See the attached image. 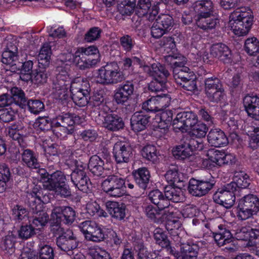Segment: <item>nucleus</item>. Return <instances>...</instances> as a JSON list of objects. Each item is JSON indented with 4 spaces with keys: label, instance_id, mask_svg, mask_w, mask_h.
Instances as JSON below:
<instances>
[{
    "label": "nucleus",
    "instance_id": "nucleus-26",
    "mask_svg": "<svg viewBox=\"0 0 259 259\" xmlns=\"http://www.w3.org/2000/svg\"><path fill=\"white\" fill-rule=\"evenodd\" d=\"M210 54L225 63L230 62L232 57L231 51L223 44H217L212 46Z\"/></svg>",
    "mask_w": 259,
    "mask_h": 259
},
{
    "label": "nucleus",
    "instance_id": "nucleus-56",
    "mask_svg": "<svg viewBox=\"0 0 259 259\" xmlns=\"http://www.w3.org/2000/svg\"><path fill=\"white\" fill-rule=\"evenodd\" d=\"M141 155L145 159L153 162L156 161L158 158L156 148L151 145L144 147L141 151Z\"/></svg>",
    "mask_w": 259,
    "mask_h": 259
},
{
    "label": "nucleus",
    "instance_id": "nucleus-38",
    "mask_svg": "<svg viewBox=\"0 0 259 259\" xmlns=\"http://www.w3.org/2000/svg\"><path fill=\"white\" fill-rule=\"evenodd\" d=\"M178 186H167L165 187V199L169 202V200L174 202H179L183 201L184 197L182 188Z\"/></svg>",
    "mask_w": 259,
    "mask_h": 259
},
{
    "label": "nucleus",
    "instance_id": "nucleus-29",
    "mask_svg": "<svg viewBox=\"0 0 259 259\" xmlns=\"http://www.w3.org/2000/svg\"><path fill=\"white\" fill-rule=\"evenodd\" d=\"M150 116L143 112H137L134 114L131 119L132 130L139 132L146 128L149 122Z\"/></svg>",
    "mask_w": 259,
    "mask_h": 259
},
{
    "label": "nucleus",
    "instance_id": "nucleus-9",
    "mask_svg": "<svg viewBox=\"0 0 259 259\" xmlns=\"http://www.w3.org/2000/svg\"><path fill=\"white\" fill-rule=\"evenodd\" d=\"M125 181L118 175L109 176L102 183V188L108 195L119 197L125 193Z\"/></svg>",
    "mask_w": 259,
    "mask_h": 259
},
{
    "label": "nucleus",
    "instance_id": "nucleus-34",
    "mask_svg": "<svg viewBox=\"0 0 259 259\" xmlns=\"http://www.w3.org/2000/svg\"><path fill=\"white\" fill-rule=\"evenodd\" d=\"M158 14V9L156 7L152 8V12L150 13L149 19L150 21H155L161 25L163 28L167 30H170L174 25V21L172 17L167 14H161L156 17Z\"/></svg>",
    "mask_w": 259,
    "mask_h": 259
},
{
    "label": "nucleus",
    "instance_id": "nucleus-20",
    "mask_svg": "<svg viewBox=\"0 0 259 259\" xmlns=\"http://www.w3.org/2000/svg\"><path fill=\"white\" fill-rule=\"evenodd\" d=\"M99 119L102 121L103 126L111 131L122 129L124 122L121 117L115 114H109L105 116L99 115Z\"/></svg>",
    "mask_w": 259,
    "mask_h": 259
},
{
    "label": "nucleus",
    "instance_id": "nucleus-60",
    "mask_svg": "<svg viewBox=\"0 0 259 259\" xmlns=\"http://www.w3.org/2000/svg\"><path fill=\"white\" fill-rule=\"evenodd\" d=\"M19 67L21 66V64H18ZM33 62L31 61H28L23 63L22 69L20 71V78L24 81H29L30 75L32 74V69Z\"/></svg>",
    "mask_w": 259,
    "mask_h": 259
},
{
    "label": "nucleus",
    "instance_id": "nucleus-27",
    "mask_svg": "<svg viewBox=\"0 0 259 259\" xmlns=\"http://www.w3.org/2000/svg\"><path fill=\"white\" fill-rule=\"evenodd\" d=\"M203 246V242L199 241L196 243H183L181 247L180 259H195L198 254L200 248Z\"/></svg>",
    "mask_w": 259,
    "mask_h": 259
},
{
    "label": "nucleus",
    "instance_id": "nucleus-7",
    "mask_svg": "<svg viewBox=\"0 0 259 259\" xmlns=\"http://www.w3.org/2000/svg\"><path fill=\"white\" fill-rule=\"evenodd\" d=\"M143 71L154 78V80L149 85L150 90L159 92L166 88V78L169 73L160 63H153L149 65H144Z\"/></svg>",
    "mask_w": 259,
    "mask_h": 259
},
{
    "label": "nucleus",
    "instance_id": "nucleus-62",
    "mask_svg": "<svg viewBox=\"0 0 259 259\" xmlns=\"http://www.w3.org/2000/svg\"><path fill=\"white\" fill-rule=\"evenodd\" d=\"M39 69L38 70L34 71L31 75L30 80L31 82L35 84H40L46 82L47 79V74L45 70Z\"/></svg>",
    "mask_w": 259,
    "mask_h": 259
},
{
    "label": "nucleus",
    "instance_id": "nucleus-33",
    "mask_svg": "<svg viewBox=\"0 0 259 259\" xmlns=\"http://www.w3.org/2000/svg\"><path fill=\"white\" fill-rule=\"evenodd\" d=\"M165 178L171 186H184L183 175L179 171L177 166H173L170 168L165 174Z\"/></svg>",
    "mask_w": 259,
    "mask_h": 259
},
{
    "label": "nucleus",
    "instance_id": "nucleus-3",
    "mask_svg": "<svg viewBox=\"0 0 259 259\" xmlns=\"http://www.w3.org/2000/svg\"><path fill=\"white\" fill-rule=\"evenodd\" d=\"M252 21L251 10L248 8H241L230 14L227 27L234 34L244 36L250 30Z\"/></svg>",
    "mask_w": 259,
    "mask_h": 259
},
{
    "label": "nucleus",
    "instance_id": "nucleus-47",
    "mask_svg": "<svg viewBox=\"0 0 259 259\" xmlns=\"http://www.w3.org/2000/svg\"><path fill=\"white\" fill-rule=\"evenodd\" d=\"M220 231L214 233L213 237L215 241L219 246H223L232 241V235L228 230L223 229L222 226H218Z\"/></svg>",
    "mask_w": 259,
    "mask_h": 259
},
{
    "label": "nucleus",
    "instance_id": "nucleus-28",
    "mask_svg": "<svg viewBox=\"0 0 259 259\" xmlns=\"http://www.w3.org/2000/svg\"><path fill=\"white\" fill-rule=\"evenodd\" d=\"M193 16L213 15V4L211 0H199L192 6Z\"/></svg>",
    "mask_w": 259,
    "mask_h": 259
},
{
    "label": "nucleus",
    "instance_id": "nucleus-24",
    "mask_svg": "<svg viewBox=\"0 0 259 259\" xmlns=\"http://www.w3.org/2000/svg\"><path fill=\"white\" fill-rule=\"evenodd\" d=\"M71 180L74 185L80 191L87 192L89 189L90 182L85 171L76 168L72 173Z\"/></svg>",
    "mask_w": 259,
    "mask_h": 259
},
{
    "label": "nucleus",
    "instance_id": "nucleus-39",
    "mask_svg": "<svg viewBox=\"0 0 259 259\" xmlns=\"http://www.w3.org/2000/svg\"><path fill=\"white\" fill-rule=\"evenodd\" d=\"M154 238L157 244L162 248L166 249L170 253L175 254L174 250L170 246V242L167 238L166 233L160 228H156L154 231Z\"/></svg>",
    "mask_w": 259,
    "mask_h": 259
},
{
    "label": "nucleus",
    "instance_id": "nucleus-55",
    "mask_svg": "<svg viewBox=\"0 0 259 259\" xmlns=\"http://www.w3.org/2000/svg\"><path fill=\"white\" fill-rule=\"evenodd\" d=\"M23 162L28 167L36 168L38 163L35 154L30 150H25L22 155Z\"/></svg>",
    "mask_w": 259,
    "mask_h": 259
},
{
    "label": "nucleus",
    "instance_id": "nucleus-61",
    "mask_svg": "<svg viewBox=\"0 0 259 259\" xmlns=\"http://www.w3.org/2000/svg\"><path fill=\"white\" fill-rule=\"evenodd\" d=\"M16 237L13 234H9L6 236L2 244V248L6 251V253L12 254L15 251L14 244Z\"/></svg>",
    "mask_w": 259,
    "mask_h": 259
},
{
    "label": "nucleus",
    "instance_id": "nucleus-53",
    "mask_svg": "<svg viewBox=\"0 0 259 259\" xmlns=\"http://www.w3.org/2000/svg\"><path fill=\"white\" fill-rule=\"evenodd\" d=\"M65 206H56L52 210L51 222L54 225H58L64 221Z\"/></svg>",
    "mask_w": 259,
    "mask_h": 259
},
{
    "label": "nucleus",
    "instance_id": "nucleus-64",
    "mask_svg": "<svg viewBox=\"0 0 259 259\" xmlns=\"http://www.w3.org/2000/svg\"><path fill=\"white\" fill-rule=\"evenodd\" d=\"M139 259H161V256L157 254L156 251L149 253L147 248L143 245H140L138 251Z\"/></svg>",
    "mask_w": 259,
    "mask_h": 259
},
{
    "label": "nucleus",
    "instance_id": "nucleus-46",
    "mask_svg": "<svg viewBox=\"0 0 259 259\" xmlns=\"http://www.w3.org/2000/svg\"><path fill=\"white\" fill-rule=\"evenodd\" d=\"M71 94V97L77 105L83 107L88 104L90 99V91H70Z\"/></svg>",
    "mask_w": 259,
    "mask_h": 259
},
{
    "label": "nucleus",
    "instance_id": "nucleus-22",
    "mask_svg": "<svg viewBox=\"0 0 259 259\" xmlns=\"http://www.w3.org/2000/svg\"><path fill=\"white\" fill-rule=\"evenodd\" d=\"M70 88V91H83L87 92V91H90V85L89 81L86 78L78 77L75 78L72 82L70 80V83L67 86V92L66 94H59V91H57L55 87V83H54V89L55 90V94L60 99H66V96L68 95L69 91L68 89Z\"/></svg>",
    "mask_w": 259,
    "mask_h": 259
},
{
    "label": "nucleus",
    "instance_id": "nucleus-21",
    "mask_svg": "<svg viewBox=\"0 0 259 259\" xmlns=\"http://www.w3.org/2000/svg\"><path fill=\"white\" fill-rule=\"evenodd\" d=\"M113 153L117 163L127 162L132 155L131 148L128 143L118 141L114 145Z\"/></svg>",
    "mask_w": 259,
    "mask_h": 259
},
{
    "label": "nucleus",
    "instance_id": "nucleus-59",
    "mask_svg": "<svg viewBox=\"0 0 259 259\" xmlns=\"http://www.w3.org/2000/svg\"><path fill=\"white\" fill-rule=\"evenodd\" d=\"M208 131V127L204 123L199 121L190 130L191 135L198 138H204Z\"/></svg>",
    "mask_w": 259,
    "mask_h": 259
},
{
    "label": "nucleus",
    "instance_id": "nucleus-44",
    "mask_svg": "<svg viewBox=\"0 0 259 259\" xmlns=\"http://www.w3.org/2000/svg\"><path fill=\"white\" fill-rule=\"evenodd\" d=\"M104 162L97 155L92 156L90 159L88 167L91 172L97 176H101L104 170Z\"/></svg>",
    "mask_w": 259,
    "mask_h": 259
},
{
    "label": "nucleus",
    "instance_id": "nucleus-36",
    "mask_svg": "<svg viewBox=\"0 0 259 259\" xmlns=\"http://www.w3.org/2000/svg\"><path fill=\"white\" fill-rule=\"evenodd\" d=\"M212 16L204 15L193 16L198 27L206 30L214 28L218 23V20L211 17Z\"/></svg>",
    "mask_w": 259,
    "mask_h": 259
},
{
    "label": "nucleus",
    "instance_id": "nucleus-37",
    "mask_svg": "<svg viewBox=\"0 0 259 259\" xmlns=\"http://www.w3.org/2000/svg\"><path fill=\"white\" fill-rule=\"evenodd\" d=\"M229 184L233 186L232 188L236 192L239 189H245L249 184V177L244 171H236L234 175L233 181Z\"/></svg>",
    "mask_w": 259,
    "mask_h": 259
},
{
    "label": "nucleus",
    "instance_id": "nucleus-12",
    "mask_svg": "<svg viewBox=\"0 0 259 259\" xmlns=\"http://www.w3.org/2000/svg\"><path fill=\"white\" fill-rule=\"evenodd\" d=\"M232 188L229 184L219 188L213 194L214 201L227 208L232 207L235 201L236 192Z\"/></svg>",
    "mask_w": 259,
    "mask_h": 259
},
{
    "label": "nucleus",
    "instance_id": "nucleus-57",
    "mask_svg": "<svg viewBox=\"0 0 259 259\" xmlns=\"http://www.w3.org/2000/svg\"><path fill=\"white\" fill-rule=\"evenodd\" d=\"M181 116V118L185 119V132L190 130L199 122L197 115L192 112H184Z\"/></svg>",
    "mask_w": 259,
    "mask_h": 259
},
{
    "label": "nucleus",
    "instance_id": "nucleus-35",
    "mask_svg": "<svg viewBox=\"0 0 259 259\" xmlns=\"http://www.w3.org/2000/svg\"><path fill=\"white\" fill-rule=\"evenodd\" d=\"M29 130L22 123H17L8 127V133L10 137L20 143L23 138L29 133Z\"/></svg>",
    "mask_w": 259,
    "mask_h": 259
},
{
    "label": "nucleus",
    "instance_id": "nucleus-45",
    "mask_svg": "<svg viewBox=\"0 0 259 259\" xmlns=\"http://www.w3.org/2000/svg\"><path fill=\"white\" fill-rule=\"evenodd\" d=\"M133 174L139 185L142 188L145 187L150 177L148 169L146 167L140 168L133 171Z\"/></svg>",
    "mask_w": 259,
    "mask_h": 259
},
{
    "label": "nucleus",
    "instance_id": "nucleus-40",
    "mask_svg": "<svg viewBox=\"0 0 259 259\" xmlns=\"http://www.w3.org/2000/svg\"><path fill=\"white\" fill-rule=\"evenodd\" d=\"M148 197L150 201L157 205L158 208H169L170 205L169 201L165 199L162 193L158 190H153L149 193Z\"/></svg>",
    "mask_w": 259,
    "mask_h": 259
},
{
    "label": "nucleus",
    "instance_id": "nucleus-58",
    "mask_svg": "<svg viewBox=\"0 0 259 259\" xmlns=\"http://www.w3.org/2000/svg\"><path fill=\"white\" fill-rule=\"evenodd\" d=\"M10 177L9 168L5 163H0V192L6 189L7 183L9 181Z\"/></svg>",
    "mask_w": 259,
    "mask_h": 259
},
{
    "label": "nucleus",
    "instance_id": "nucleus-41",
    "mask_svg": "<svg viewBox=\"0 0 259 259\" xmlns=\"http://www.w3.org/2000/svg\"><path fill=\"white\" fill-rule=\"evenodd\" d=\"M193 59L200 65L208 64L211 61L209 55V51L206 46L202 44L199 45L196 52L192 53Z\"/></svg>",
    "mask_w": 259,
    "mask_h": 259
},
{
    "label": "nucleus",
    "instance_id": "nucleus-48",
    "mask_svg": "<svg viewBox=\"0 0 259 259\" xmlns=\"http://www.w3.org/2000/svg\"><path fill=\"white\" fill-rule=\"evenodd\" d=\"M39 259H53L54 251L53 248L49 245H39ZM19 259H38L37 256H32L31 254L28 257L22 256Z\"/></svg>",
    "mask_w": 259,
    "mask_h": 259
},
{
    "label": "nucleus",
    "instance_id": "nucleus-11",
    "mask_svg": "<svg viewBox=\"0 0 259 259\" xmlns=\"http://www.w3.org/2000/svg\"><path fill=\"white\" fill-rule=\"evenodd\" d=\"M235 237L237 240L245 241L246 242L245 245L252 247L255 254L259 256L258 230L242 227L235 233Z\"/></svg>",
    "mask_w": 259,
    "mask_h": 259
},
{
    "label": "nucleus",
    "instance_id": "nucleus-51",
    "mask_svg": "<svg viewBox=\"0 0 259 259\" xmlns=\"http://www.w3.org/2000/svg\"><path fill=\"white\" fill-rule=\"evenodd\" d=\"M17 56L15 52L6 50L3 53L2 62L3 64L10 65L12 67V70L15 71L14 66L17 65V63H22V62L17 61Z\"/></svg>",
    "mask_w": 259,
    "mask_h": 259
},
{
    "label": "nucleus",
    "instance_id": "nucleus-4",
    "mask_svg": "<svg viewBox=\"0 0 259 259\" xmlns=\"http://www.w3.org/2000/svg\"><path fill=\"white\" fill-rule=\"evenodd\" d=\"M94 76L96 83L111 85L121 82L124 78V74L117 63L111 62L97 70Z\"/></svg>",
    "mask_w": 259,
    "mask_h": 259
},
{
    "label": "nucleus",
    "instance_id": "nucleus-52",
    "mask_svg": "<svg viewBox=\"0 0 259 259\" xmlns=\"http://www.w3.org/2000/svg\"><path fill=\"white\" fill-rule=\"evenodd\" d=\"M87 212L91 216L104 217L107 216V213L100 208L99 205L94 201H90L87 203L85 206Z\"/></svg>",
    "mask_w": 259,
    "mask_h": 259
},
{
    "label": "nucleus",
    "instance_id": "nucleus-63",
    "mask_svg": "<svg viewBox=\"0 0 259 259\" xmlns=\"http://www.w3.org/2000/svg\"><path fill=\"white\" fill-rule=\"evenodd\" d=\"M48 220V215L43 212L33 220L31 226L35 230H40L47 224Z\"/></svg>",
    "mask_w": 259,
    "mask_h": 259
},
{
    "label": "nucleus",
    "instance_id": "nucleus-2",
    "mask_svg": "<svg viewBox=\"0 0 259 259\" xmlns=\"http://www.w3.org/2000/svg\"><path fill=\"white\" fill-rule=\"evenodd\" d=\"M160 45L165 49H169L167 53H171L165 57L166 61L174 67V77L176 83L186 90L194 91L196 90V75L190 69L183 67L186 62V59L180 55L174 54L176 44L171 37H163Z\"/></svg>",
    "mask_w": 259,
    "mask_h": 259
},
{
    "label": "nucleus",
    "instance_id": "nucleus-30",
    "mask_svg": "<svg viewBox=\"0 0 259 259\" xmlns=\"http://www.w3.org/2000/svg\"><path fill=\"white\" fill-rule=\"evenodd\" d=\"M144 212L147 217L154 222H157L160 220L166 218V217L168 214L169 212L175 209L172 207L168 208V210L165 209H157V207L154 206L152 205L148 204L144 206Z\"/></svg>",
    "mask_w": 259,
    "mask_h": 259
},
{
    "label": "nucleus",
    "instance_id": "nucleus-17",
    "mask_svg": "<svg viewBox=\"0 0 259 259\" xmlns=\"http://www.w3.org/2000/svg\"><path fill=\"white\" fill-rule=\"evenodd\" d=\"M223 151L215 149H210L205 153V157L202 160L203 167L212 168L222 166Z\"/></svg>",
    "mask_w": 259,
    "mask_h": 259
},
{
    "label": "nucleus",
    "instance_id": "nucleus-31",
    "mask_svg": "<svg viewBox=\"0 0 259 259\" xmlns=\"http://www.w3.org/2000/svg\"><path fill=\"white\" fill-rule=\"evenodd\" d=\"M107 210L113 218L118 220L123 219L126 214V206L124 204L116 201H108L106 203Z\"/></svg>",
    "mask_w": 259,
    "mask_h": 259
},
{
    "label": "nucleus",
    "instance_id": "nucleus-13",
    "mask_svg": "<svg viewBox=\"0 0 259 259\" xmlns=\"http://www.w3.org/2000/svg\"><path fill=\"white\" fill-rule=\"evenodd\" d=\"M205 93L208 100L218 103L225 97L224 89L217 78H208L205 81Z\"/></svg>",
    "mask_w": 259,
    "mask_h": 259
},
{
    "label": "nucleus",
    "instance_id": "nucleus-6",
    "mask_svg": "<svg viewBox=\"0 0 259 259\" xmlns=\"http://www.w3.org/2000/svg\"><path fill=\"white\" fill-rule=\"evenodd\" d=\"M81 123L82 121L79 116H73L67 113L59 115L51 120L53 133L57 138L61 139L71 133V127L75 124Z\"/></svg>",
    "mask_w": 259,
    "mask_h": 259
},
{
    "label": "nucleus",
    "instance_id": "nucleus-49",
    "mask_svg": "<svg viewBox=\"0 0 259 259\" xmlns=\"http://www.w3.org/2000/svg\"><path fill=\"white\" fill-rule=\"evenodd\" d=\"M73 64L78 67L81 69L89 68L97 63L95 59H83V56H81L79 52H75L74 53Z\"/></svg>",
    "mask_w": 259,
    "mask_h": 259
},
{
    "label": "nucleus",
    "instance_id": "nucleus-5",
    "mask_svg": "<svg viewBox=\"0 0 259 259\" xmlns=\"http://www.w3.org/2000/svg\"><path fill=\"white\" fill-rule=\"evenodd\" d=\"M74 54L71 52L67 51L59 56L60 61L65 64V66H59L57 68L58 73L57 74L55 81V87L59 94H66L67 86L70 83V76L68 74L69 66L73 64Z\"/></svg>",
    "mask_w": 259,
    "mask_h": 259
},
{
    "label": "nucleus",
    "instance_id": "nucleus-23",
    "mask_svg": "<svg viewBox=\"0 0 259 259\" xmlns=\"http://www.w3.org/2000/svg\"><path fill=\"white\" fill-rule=\"evenodd\" d=\"M134 87L132 83L126 82L120 84L115 90L114 99L118 104H123L131 98L134 93Z\"/></svg>",
    "mask_w": 259,
    "mask_h": 259
},
{
    "label": "nucleus",
    "instance_id": "nucleus-14",
    "mask_svg": "<svg viewBox=\"0 0 259 259\" xmlns=\"http://www.w3.org/2000/svg\"><path fill=\"white\" fill-rule=\"evenodd\" d=\"M203 148L201 142L192 140L190 143H184L174 147L171 152L177 159H184L192 155L196 151H200Z\"/></svg>",
    "mask_w": 259,
    "mask_h": 259
},
{
    "label": "nucleus",
    "instance_id": "nucleus-18",
    "mask_svg": "<svg viewBox=\"0 0 259 259\" xmlns=\"http://www.w3.org/2000/svg\"><path fill=\"white\" fill-rule=\"evenodd\" d=\"M58 246L62 250L71 253L76 249L77 242L71 230H67L57 240Z\"/></svg>",
    "mask_w": 259,
    "mask_h": 259
},
{
    "label": "nucleus",
    "instance_id": "nucleus-50",
    "mask_svg": "<svg viewBox=\"0 0 259 259\" xmlns=\"http://www.w3.org/2000/svg\"><path fill=\"white\" fill-rule=\"evenodd\" d=\"M244 47L248 55H255L259 53V41L255 37L248 38L245 41Z\"/></svg>",
    "mask_w": 259,
    "mask_h": 259
},
{
    "label": "nucleus",
    "instance_id": "nucleus-54",
    "mask_svg": "<svg viewBox=\"0 0 259 259\" xmlns=\"http://www.w3.org/2000/svg\"><path fill=\"white\" fill-rule=\"evenodd\" d=\"M12 97L17 105L23 108L26 106V100L24 92L19 88L14 87L11 90Z\"/></svg>",
    "mask_w": 259,
    "mask_h": 259
},
{
    "label": "nucleus",
    "instance_id": "nucleus-42",
    "mask_svg": "<svg viewBox=\"0 0 259 259\" xmlns=\"http://www.w3.org/2000/svg\"><path fill=\"white\" fill-rule=\"evenodd\" d=\"M42 147L48 160L53 161L58 159L60 152L57 144L50 142L49 140H46L43 142Z\"/></svg>",
    "mask_w": 259,
    "mask_h": 259
},
{
    "label": "nucleus",
    "instance_id": "nucleus-43",
    "mask_svg": "<svg viewBox=\"0 0 259 259\" xmlns=\"http://www.w3.org/2000/svg\"><path fill=\"white\" fill-rule=\"evenodd\" d=\"M51 48L49 44H45L41 47L38 56V66L45 68L49 66L51 58Z\"/></svg>",
    "mask_w": 259,
    "mask_h": 259
},
{
    "label": "nucleus",
    "instance_id": "nucleus-15",
    "mask_svg": "<svg viewBox=\"0 0 259 259\" xmlns=\"http://www.w3.org/2000/svg\"><path fill=\"white\" fill-rule=\"evenodd\" d=\"M172 118V111L166 110L157 114L153 119L152 126L155 132L159 133L160 137L165 135L168 132Z\"/></svg>",
    "mask_w": 259,
    "mask_h": 259
},
{
    "label": "nucleus",
    "instance_id": "nucleus-8",
    "mask_svg": "<svg viewBox=\"0 0 259 259\" xmlns=\"http://www.w3.org/2000/svg\"><path fill=\"white\" fill-rule=\"evenodd\" d=\"M259 211V198L254 195L244 196L239 201L237 207V217L245 220L255 215Z\"/></svg>",
    "mask_w": 259,
    "mask_h": 259
},
{
    "label": "nucleus",
    "instance_id": "nucleus-32",
    "mask_svg": "<svg viewBox=\"0 0 259 259\" xmlns=\"http://www.w3.org/2000/svg\"><path fill=\"white\" fill-rule=\"evenodd\" d=\"M207 140L210 145L214 147L223 146L228 143V139L224 132L219 128H213L209 132Z\"/></svg>",
    "mask_w": 259,
    "mask_h": 259
},
{
    "label": "nucleus",
    "instance_id": "nucleus-19",
    "mask_svg": "<svg viewBox=\"0 0 259 259\" xmlns=\"http://www.w3.org/2000/svg\"><path fill=\"white\" fill-rule=\"evenodd\" d=\"M243 105L247 115L259 120V97L255 95H247L243 99Z\"/></svg>",
    "mask_w": 259,
    "mask_h": 259
},
{
    "label": "nucleus",
    "instance_id": "nucleus-25",
    "mask_svg": "<svg viewBox=\"0 0 259 259\" xmlns=\"http://www.w3.org/2000/svg\"><path fill=\"white\" fill-rule=\"evenodd\" d=\"M166 218V229L169 232L175 231L174 235H178V232L181 228L183 221L180 211L177 209H174L168 212Z\"/></svg>",
    "mask_w": 259,
    "mask_h": 259
},
{
    "label": "nucleus",
    "instance_id": "nucleus-16",
    "mask_svg": "<svg viewBox=\"0 0 259 259\" xmlns=\"http://www.w3.org/2000/svg\"><path fill=\"white\" fill-rule=\"evenodd\" d=\"M213 185L214 184L210 181L191 179L189 181L188 190L192 195L201 197L206 194Z\"/></svg>",
    "mask_w": 259,
    "mask_h": 259
},
{
    "label": "nucleus",
    "instance_id": "nucleus-10",
    "mask_svg": "<svg viewBox=\"0 0 259 259\" xmlns=\"http://www.w3.org/2000/svg\"><path fill=\"white\" fill-rule=\"evenodd\" d=\"M79 228L85 238L89 241L99 242L103 241L107 237L106 229L95 222L84 221L79 225Z\"/></svg>",
    "mask_w": 259,
    "mask_h": 259
},
{
    "label": "nucleus",
    "instance_id": "nucleus-1",
    "mask_svg": "<svg viewBox=\"0 0 259 259\" xmlns=\"http://www.w3.org/2000/svg\"><path fill=\"white\" fill-rule=\"evenodd\" d=\"M38 173L40 176V182L34 185L28 196L30 206L36 213L40 212L44 204L50 201L48 191L42 189L41 186L48 190L53 191L56 195L64 197L71 195L69 187L66 184V177L62 171H56L49 175L45 169H41Z\"/></svg>",
    "mask_w": 259,
    "mask_h": 259
}]
</instances>
